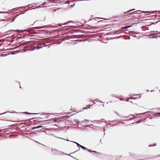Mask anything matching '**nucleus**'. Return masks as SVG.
<instances>
[{
  "instance_id": "nucleus-28",
  "label": "nucleus",
  "mask_w": 160,
  "mask_h": 160,
  "mask_svg": "<svg viewBox=\"0 0 160 160\" xmlns=\"http://www.w3.org/2000/svg\"><path fill=\"white\" fill-rule=\"evenodd\" d=\"M63 140H66L67 141L70 142H71V141L69 140L68 139H64V138H63Z\"/></svg>"
},
{
  "instance_id": "nucleus-27",
  "label": "nucleus",
  "mask_w": 160,
  "mask_h": 160,
  "mask_svg": "<svg viewBox=\"0 0 160 160\" xmlns=\"http://www.w3.org/2000/svg\"><path fill=\"white\" fill-rule=\"evenodd\" d=\"M89 27L90 28H94V27L92 26L91 25H88Z\"/></svg>"
},
{
  "instance_id": "nucleus-44",
  "label": "nucleus",
  "mask_w": 160,
  "mask_h": 160,
  "mask_svg": "<svg viewBox=\"0 0 160 160\" xmlns=\"http://www.w3.org/2000/svg\"><path fill=\"white\" fill-rule=\"evenodd\" d=\"M36 21H35V22H34V23H33V24H32V25H33L34 24V23H36Z\"/></svg>"
},
{
  "instance_id": "nucleus-15",
  "label": "nucleus",
  "mask_w": 160,
  "mask_h": 160,
  "mask_svg": "<svg viewBox=\"0 0 160 160\" xmlns=\"http://www.w3.org/2000/svg\"><path fill=\"white\" fill-rule=\"evenodd\" d=\"M74 120L75 122H76L78 124L80 122L79 120L77 119H74Z\"/></svg>"
},
{
  "instance_id": "nucleus-51",
  "label": "nucleus",
  "mask_w": 160,
  "mask_h": 160,
  "mask_svg": "<svg viewBox=\"0 0 160 160\" xmlns=\"http://www.w3.org/2000/svg\"><path fill=\"white\" fill-rule=\"evenodd\" d=\"M147 92H149V90H147Z\"/></svg>"
},
{
  "instance_id": "nucleus-57",
  "label": "nucleus",
  "mask_w": 160,
  "mask_h": 160,
  "mask_svg": "<svg viewBox=\"0 0 160 160\" xmlns=\"http://www.w3.org/2000/svg\"><path fill=\"white\" fill-rule=\"evenodd\" d=\"M141 114H142V115H144V113H142Z\"/></svg>"
},
{
  "instance_id": "nucleus-19",
  "label": "nucleus",
  "mask_w": 160,
  "mask_h": 160,
  "mask_svg": "<svg viewBox=\"0 0 160 160\" xmlns=\"http://www.w3.org/2000/svg\"><path fill=\"white\" fill-rule=\"evenodd\" d=\"M14 20H15V18H12V19H9L8 20L11 21L10 22H12L14 21Z\"/></svg>"
},
{
  "instance_id": "nucleus-29",
  "label": "nucleus",
  "mask_w": 160,
  "mask_h": 160,
  "mask_svg": "<svg viewBox=\"0 0 160 160\" xmlns=\"http://www.w3.org/2000/svg\"><path fill=\"white\" fill-rule=\"evenodd\" d=\"M99 100L97 99H95L94 100V101H96V102H99Z\"/></svg>"
},
{
  "instance_id": "nucleus-14",
  "label": "nucleus",
  "mask_w": 160,
  "mask_h": 160,
  "mask_svg": "<svg viewBox=\"0 0 160 160\" xmlns=\"http://www.w3.org/2000/svg\"><path fill=\"white\" fill-rule=\"evenodd\" d=\"M156 31H152L151 32V35H157V34L156 33H155L154 32H155Z\"/></svg>"
},
{
  "instance_id": "nucleus-50",
  "label": "nucleus",
  "mask_w": 160,
  "mask_h": 160,
  "mask_svg": "<svg viewBox=\"0 0 160 160\" xmlns=\"http://www.w3.org/2000/svg\"><path fill=\"white\" fill-rule=\"evenodd\" d=\"M115 113L117 114V115H118V113L117 112H115Z\"/></svg>"
},
{
  "instance_id": "nucleus-37",
  "label": "nucleus",
  "mask_w": 160,
  "mask_h": 160,
  "mask_svg": "<svg viewBox=\"0 0 160 160\" xmlns=\"http://www.w3.org/2000/svg\"><path fill=\"white\" fill-rule=\"evenodd\" d=\"M155 32L158 33V34H160V32L156 31Z\"/></svg>"
},
{
  "instance_id": "nucleus-20",
  "label": "nucleus",
  "mask_w": 160,
  "mask_h": 160,
  "mask_svg": "<svg viewBox=\"0 0 160 160\" xmlns=\"http://www.w3.org/2000/svg\"><path fill=\"white\" fill-rule=\"evenodd\" d=\"M12 113V112H9V111H7V112H4L3 113H0V115H2V114H5V113Z\"/></svg>"
},
{
  "instance_id": "nucleus-61",
  "label": "nucleus",
  "mask_w": 160,
  "mask_h": 160,
  "mask_svg": "<svg viewBox=\"0 0 160 160\" xmlns=\"http://www.w3.org/2000/svg\"><path fill=\"white\" fill-rule=\"evenodd\" d=\"M90 33H94V32H90Z\"/></svg>"
},
{
  "instance_id": "nucleus-16",
  "label": "nucleus",
  "mask_w": 160,
  "mask_h": 160,
  "mask_svg": "<svg viewBox=\"0 0 160 160\" xmlns=\"http://www.w3.org/2000/svg\"><path fill=\"white\" fill-rule=\"evenodd\" d=\"M30 5H30V4H29V5H28V6H25V7H18V8H22L24 7H27V8H29V6H30Z\"/></svg>"
},
{
  "instance_id": "nucleus-56",
  "label": "nucleus",
  "mask_w": 160,
  "mask_h": 160,
  "mask_svg": "<svg viewBox=\"0 0 160 160\" xmlns=\"http://www.w3.org/2000/svg\"><path fill=\"white\" fill-rule=\"evenodd\" d=\"M102 106L103 107H104V104H102Z\"/></svg>"
},
{
  "instance_id": "nucleus-43",
  "label": "nucleus",
  "mask_w": 160,
  "mask_h": 160,
  "mask_svg": "<svg viewBox=\"0 0 160 160\" xmlns=\"http://www.w3.org/2000/svg\"><path fill=\"white\" fill-rule=\"evenodd\" d=\"M154 24V23L153 22H152V23L149 26H150L151 25H152V24Z\"/></svg>"
},
{
  "instance_id": "nucleus-7",
  "label": "nucleus",
  "mask_w": 160,
  "mask_h": 160,
  "mask_svg": "<svg viewBox=\"0 0 160 160\" xmlns=\"http://www.w3.org/2000/svg\"><path fill=\"white\" fill-rule=\"evenodd\" d=\"M135 10V9H131L128 10L127 12H124L123 13L124 14H127L129 12H131L132 11L134 10Z\"/></svg>"
},
{
  "instance_id": "nucleus-63",
  "label": "nucleus",
  "mask_w": 160,
  "mask_h": 160,
  "mask_svg": "<svg viewBox=\"0 0 160 160\" xmlns=\"http://www.w3.org/2000/svg\"><path fill=\"white\" fill-rule=\"evenodd\" d=\"M91 20V19H89V21H90V20Z\"/></svg>"
},
{
  "instance_id": "nucleus-11",
  "label": "nucleus",
  "mask_w": 160,
  "mask_h": 160,
  "mask_svg": "<svg viewBox=\"0 0 160 160\" xmlns=\"http://www.w3.org/2000/svg\"><path fill=\"white\" fill-rule=\"evenodd\" d=\"M52 120H53V122H56L57 121L56 120L54 119H53V118H52L51 119H49L48 120H46V121H51Z\"/></svg>"
},
{
  "instance_id": "nucleus-12",
  "label": "nucleus",
  "mask_w": 160,
  "mask_h": 160,
  "mask_svg": "<svg viewBox=\"0 0 160 160\" xmlns=\"http://www.w3.org/2000/svg\"><path fill=\"white\" fill-rule=\"evenodd\" d=\"M41 7L40 6H36L35 8H32V9H35L36 8H43V7Z\"/></svg>"
},
{
  "instance_id": "nucleus-25",
  "label": "nucleus",
  "mask_w": 160,
  "mask_h": 160,
  "mask_svg": "<svg viewBox=\"0 0 160 160\" xmlns=\"http://www.w3.org/2000/svg\"><path fill=\"white\" fill-rule=\"evenodd\" d=\"M84 26V25L83 24H82V25L80 26H79L78 28H81L82 27H83Z\"/></svg>"
},
{
  "instance_id": "nucleus-1",
  "label": "nucleus",
  "mask_w": 160,
  "mask_h": 160,
  "mask_svg": "<svg viewBox=\"0 0 160 160\" xmlns=\"http://www.w3.org/2000/svg\"><path fill=\"white\" fill-rule=\"evenodd\" d=\"M26 43H28L27 46L30 48L28 49L26 51H33L36 49L38 50L42 48V47L41 46L42 45L44 46V47H46V45L44 43L40 42L38 41L24 42H22V44Z\"/></svg>"
},
{
  "instance_id": "nucleus-59",
  "label": "nucleus",
  "mask_w": 160,
  "mask_h": 160,
  "mask_svg": "<svg viewBox=\"0 0 160 160\" xmlns=\"http://www.w3.org/2000/svg\"><path fill=\"white\" fill-rule=\"evenodd\" d=\"M92 102L94 103V104H95V103L93 101H92Z\"/></svg>"
},
{
  "instance_id": "nucleus-38",
  "label": "nucleus",
  "mask_w": 160,
  "mask_h": 160,
  "mask_svg": "<svg viewBox=\"0 0 160 160\" xmlns=\"http://www.w3.org/2000/svg\"><path fill=\"white\" fill-rule=\"evenodd\" d=\"M160 21V20H159V21H157L156 22H155V23H158L159 21Z\"/></svg>"
},
{
  "instance_id": "nucleus-48",
  "label": "nucleus",
  "mask_w": 160,
  "mask_h": 160,
  "mask_svg": "<svg viewBox=\"0 0 160 160\" xmlns=\"http://www.w3.org/2000/svg\"><path fill=\"white\" fill-rule=\"evenodd\" d=\"M23 124V123H20V125H21V124Z\"/></svg>"
},
{
  "instance_id": "nucleus-2",
  "label": "nucleus",
  "mask_w": 160,
  "mask_h": 160,
  "mask_svg": "<svg viewBox=\"0 0 160 160\" xmlns=\"http://www.w3.org/2000/svg\"><path fill=\"white\" fill-rule=\"evenodd\" d=\"M47 27V26L45 25L42 26L40 27H35L33 28H28L24 30V31H26L29 33V34L33 35L34 34H38V33L35 32L33 31L34 29H38L44 28Z\"/></svg>"
},
{
  "instance_id": "nucleus-5",
  "label": "nucleus",
  "mask_w": 160,
  "mask_h": 160,
  "mask_svg": "<svg viewBox=\"0 0 160 160\" xmlns=\"http://www.w3.org/2000/svg\"><path fill=\"white\" fill-rule=\"evenodd\" d=\"M93 105H87L85 107L83 108V109H86L89 108L91 106H92Z\"/></svg>"
},
{
  "instance_id": "nucleus-34",
  "label": "nucleus",
  "mask_w": 160,
  "mask_h": 160,
  "mask_svg": "<svg viewBox=\"0 0 160 160\" xmlns=\"http://www.w3.org/2000/svg\"><path fill=\"white\" fill-rule=\"evenodd\" d=\"M138 98H131V99H134V100H136Z\"/></svg>"
},
{
  "instance_id": "nucleus-41",
  "label": "nucleus",
  "mask_w": 160,
  "mask_h": 160,
  "mask_svg": "<svg viewBox=\"0 0 160 160\" xmlns=\"http://www.w3.org/2000/svg\"><path fill=\"white\" fill-rule=\"evenodd\" d=\"M13 122H19L20 121H13Z\"/></svg>"
},
{
  "instance_id": "nucleus-8",
  "label": "nucleus",
  "mask_w": 160,
  "mask_h": 160,
  "mask_svg": "<svg viewBox=\"0 0 160 160\" xmlns=\"http://www.w3.org/2000/svg\"><path fill=\"white\" fill-rule=\"evenodd\" d=\"M23 30H18V29H17L16 30H9V31L7 32H9L10 31H15V32L21 31H22Z\"/></svg>"
},
{
  "instance_id": "nucleus-33",
  "label": "nucleus",
  "mask_w": 160,
  "mask_h": 160,
  "mask_svg": "<svg viewBox=\"0 0 160 160\" xmlns=\"http://www.w3.org/2000/svg\"><path fill=\"white\" fill-rule=\"evenodd\" d=\"M104 119H101L100 120V122H103V120H104Z\"/></svg>"
},
{
  "instance_id": "nucleus-53",
  "label": "nucleus",
  "mask_w": 160,
  "mask_h": 160,
  "mask_svg": "<svg viewBox=\"0 0 160 160\" xmlns=\"http://www.w3.org/2000/svg\"><path fill=\"white\" fill-rule=\"evenodd\" d=\"M130 102L131 103H132V101H130Z\"/></svg>"
},
{
  "instance_id": "nucleus-3",
  "label": "nucleus",
  "mask_w": 160,
  "mask_h": 160,
  "mask_svg": "<svg viewBox=\"0 0 160 160\" xmlns=\"http://www.w3.org/2000/svg\"><path fill=\"white\" fill-rule=\"evenodd\" d=\"M73 22V21H70L68 22H66V23H64L63 24H59V25H60V26L62 27V25H66L68 24L69 23H70L71 22Z\"/></svg>"
},
{
  "instance_id": "nucleus-21",
  "label": "nucleus",
  "mask_w": 160,
  "mask_h": 160,
  "mask_svg": "<svg viewBox=\"0 0 160 160\" xmlns=\"http://www.w3.org/2000/svg\"><path fill=\"white\" fill-rule=\"evenodd\" d=\"M157 37H160V35L159 36H157V37H153V36H152V37H150V38H151L152 39H153V38H157Z\"/></svg>"
},
{
  "instance_id": "nucleus-39",
  "label": "nucleus",
  "mask_w": 160,
  "mask_h": 160,
  "mask_svg": "<svg viewBox=\"0 0 160 160\" xmlns=\"http://www.w3.org/2000/svg\"><path fill=\"white\" fill-rule=\"evenodd\" d=\"M18 82V83L19 84L20 88H21V86L20 85V82Z\"/></svg>"
},
{
  "instance_id": "nucleus-17",
  "label": "nucleus",
  "mask_w": 160,
  "mask_h": 160,
  "mask_svg": "<svg viewBox=\"0 0 160 160\" xmlns=\"http://www.w3.org/2000/svg\"><path fill=\"white\" fill-rule=\"evenodd\" d=\"M156 143H154L153 144H151V145H149L148 146L149 147H151V146H152V147H153V146H155L156 145Z\"/></svg>"
},
{
  "instance_id": "nucleus-4",
  "label": "nucleus",
  "mask_w": 160,
  "mask_h": 160,
  "mask_svg": "<svg viewBox=\"0 0 160 160\" xmlns=\"http://www.w3.org/2000/svg\"><path fill=\"white\" fill-rule=\"evenodd\" d=\"M76 145H77V146L79 148V149L78 150H77L75 152H74L73 153H74V152H75L78 151L79 150H80V147L81 148V146H82V145H80L78 143H76Z\"/></svg>"
},
{
  "instance_id": "nucleus-64",
  "label": "nucleus",
  "mask_w": 160,
  "mask_h": 160,
  "mask_svg": "<svg viewBox=\"0 0 160 160\" xmlns=\"http://www.w3.org/2000/svg\"><path fill=\"white\" fill-rule=\"evenodd\" d=\"M54 150H55V151H57V150L56 149H54Z\"/></svg>"
},
{
  "instance_id": "nucleus-10",
  "label": "nucleus",
  "mask_w": 160,
  "mask_h": 160,
  "mask_svg": "<svg viewBox=\"0 0 160 160\" xmlns=\"http://www.w3.org/2000/svg\"><path fill=\"white\" fill-rule=\"evenodd\" d=\"M131 26H126L124 27H122V29H125L130 27Z\"/></svg>"
},
{
  "instance_id": "nucleus-45",
  "label": "nucleus",
  "mask_w": 160,
  "mask_h": 160,
  "mask_svg": "<svg viewBox=\"0 0 160 160\" xmlns=\"http://www.w3.org/2000/svg\"><path fill=\"white\" fill-rule=\"evenodd\" d=\"M119 100H120V101H122L123 100L121 98H120L119 99Z\"/></svg>"
},
{
  "instance_id": "nucleus-36",
  "label": "nucleus",
  "mask_w": 160,
  "mask_h": 160,
  "mask_svg": "<svg viewBox=\"0 0 160 160\" xmlns=\"http://www.w3.org/2000/svg\"><path fill=\"white\" fill-rule=\"evenodd\" d=\"M36 129V128H35V127H33V128H32V130H34V129Z\"/></svg>"
},
{
  "instance_id": "nucleus-30",
  "label": "nucleus",
  "mask_w": 160,
  "mask_h": 160,
  "mask_svg": "<svg viewBox=\"0 0 160 160\" xmlns=\"http://www.w3.org/2000/svg\"><path fill=\"white\" fill-rule=\"evenodd\" d=\"M87 150L89 152H92V151L90 149H88V150Z\"/></svg>"
},
{
  "instance_id": "nucleus-49",
  "label": "nucleus",
  "mask_w": 160,
  "mask_h": 160,
  "mask_svg": "<svg viewBox=\"0 0 160 160\" xmlns=\"http://www.w3.org/2000/svg\"><path fill=\"white\" fill-rule=\"evenodd\" d=\"M148 13V12H144V13Z\"/></svg>"
},
{
  "instance_id": "nucleus-18",
  "label": "nucleus",
  "mask_w": 160,
  "mask_h": 160,
  "mask_svg": "<svg viewBox=\"0 0 160 160\" xmlns=\"http://www.w3.org/2000/svg\"><path fill=\"white\" fill-rule=\"evenodd\" d=\"M158 115H160V112L155 113L153 115L154 116H156Z\"/></svg>"
},
{
  "instance_id": "nucleus-32",
  "label": "nucleus",
  "mask_w": 160,
  "mask_h": 160,
  "mask_svg": "<svg viewBox=\"0 0 160 160\" xmlns=\"http://www.w3.org/2000/svg\"><path fill=\"white\" fill-rule=\"evenodd\" d=\"M109 158H113V156L112 155H111L109 156Z\"/></svg>"
},
{
  "instance_id": "nucleus-9",
  "label": "nucleus",
  "mask_w": 160,
  "mask_h": 160,
  "mask_svg": "<svg viewBox=\"0 0 160 160\" xmlns=\"http://www.w3.org/2000/svg\"><path fill=\"white\" fill-rule=\"evenodd\" d=\"M21 113H26V114H37V113H30V112H22Z\"/></svg>"
},
{
  "instance_id": "nucleus-54",
  "label": "nucleus",
  "mask_w": 160,
  "mask_h": 160,
  "mask_svg": "<svg viewBox=\"0 0 160 160\" xmlns=\"http://www.w3.org/2000/svg\"><path fill=\"white\" fill-rule=\"evenodd\" d=\"M133 37H134V38H136L137 37V36H133Z\"/></svg>"
},
{
  "instance_id": "nucleus-6",
  "label": "nucleus",
  "mask_w": 160,
  "mask_h": 160,
  "mask_svg": "<svg viewBox=\"0 0 160 160\" xmlns=\"http://www.w3.org/2000/svg\"><path fill=\"white\" fill-rule=\"evenodd\" d=\"M140 13H129V14H128L126 16H128V17H129L130 16H129V15L135 14V15H138V14H139Z\"/></svg>"
},
{
  "instance_id": "nucleus-42",
  "label": "nucleus",
  "mask_w": 160,
  "mask_h": 160,
  "mask_svg": "<svg viewBox=\"0 0 160 160\" xmlns=\"http://www.w3.org/2000/svg\"><path fill=\"white\" fill-rule=\"evenodd\" d=\"M48 31H45V32H45V33H48Z\"/></svg>"
},
{
  "instance_id": "nucleus-13",
  "label": "nucleus",
  "mask_w": 160,
  "mask_h": 160,
  "mask_svg": "<svg viewBox=\"0 0 160 160\" xmlns=\"http://www.w3.org/2000/svg\"><path fill=\"white\" fill-rule=\"evenodd\" d=\"M81 148L84 150H88V148H86L82 146L81 147Z\"/></svg>"
},
{
  "instance_id": "nucleus-26",
  "label": "nucleus",
  "mask_w": 160,
  "mask_h": 160,
  "mask_svg": "<svg viewBox=\"0 0 160 160\" xmlns=\"http://www.w3.org/2000/svg\"><path fill=\"white\" fill-rule=\"evenodd\" d=\"M72 153H70L69 154V155H69V156H71V157L72 158H74V159H76L77 160H78V159H76V158H74V157H72V156H71L70 155V154H72Z\"/></svg>"
},
{
  "instance_id": "nucleus-40",
  "label": "nucleus",
  "mask_w": 160,
  "mask_h": 160,
  "mask_svg": "<svg viewBox=\"0 0 160 160\" xmlns=\"http://www.w3.org/2000/svg\"><path fill=\"white\" fill-rule=\"evenodd\" d=\"M99 102H100V103H103V102H102V101H100V100L99 101Z\"/></svg>"
},
{
  "instance_id": "nucleus-22",
  "label": "nucleus",
  "mask_w": 160,
  "mask_h": 160,
  "mask_svg": "<svg viewBox=\"0 0 160 160\" xmlns=\"http://www.w3.org/2000/svg\"><path fill=\"white\" fill-rule=\"evenodd\" d=\"M8 12H1L0 11V13H8Z\"/></svg>"
},
{
  "instance_id": "nucleus-55",
  "label": "nucleus",
  "mask_w": 160,
  "mask_h": 160,
  "mask_svg": "<svg viewBox=\"0 0 160 160\" xmlns=\"http://www.w3.org/2000/svg\"><path fill=\"white\" fill-rule=\"evenodd\" d=\"M138 95H139L138 94H135V96H138Z\"/></svg>"
},
{
  "instance_id": "nucleus-31",
  "label": "nucleus",
  "mask_w": 160,
  "mask_h": 160,
  "mask_svg": "<svg viewBox=\"0 0 160 160\" xmlns=\"http://www.w3.org/2000/svg\"><path fill=\"white\" fill-rule=\"evenodd\" d=\"M71 142H72V143H75V144H76V143H77V142H75V141H71Z\"/></svg>"
},
{
  "instance_id": "nucleus-47",
  "label": "nucleus",
  "mask_w": 160,
  "mask_h": 160,
  "mask_svg": "<svg viewBox=\"0 0 160 160\" xmlns=\"http://www.w3.org/2000/svg\"><path fill=\"white\" fill-rule=\"evenodd\" d=\"M6 121H8V122H10V121H10V120H6Z\"/></svg>"
},
{
  "instance_id": "nucleus-46",
  "label": "nucleus",
  "mask_w": 160,
  "mask_h": 160,
  "mask_svg": "<svg viewBox=\"0 0 160 160\" xmlns=\"http://www.w3.org/2000/svg\"><path fill=\"white\" fill-rule=\"evenodd\" d=\"M125 101H127V102H128L129 101V100L128 99V100H125Z\"/></svg>"
},
{
  "instance_id": "nucleus-52",
  "label": "nucleus",
  "mask_w": 160,
  "mask_h": 160,
  "mask_svg": "<svg viewBox=\"0 0 160 160\" xmlns=\"http://www.w3.org/2000/svg\"><path fill=\"white\" fill-rule=\"evenodd\" d=\"M151 92H154V91L153 90H151Z\"/></svg>"
},
{
  "instance_id": "nucleus-35",
  "label": "nucleus",
  "mask_w": 160,
  "mask_h": 160,
  "mask_svg": "<svg viewBox=\"0 0 160 160\" xmlns=\"http://www.w3.org/2000/svg\"><path fill=\"white\" fill-rule=\"evenodd\" d=\"M56 137L57 138H59V139H63V138H60V137Z\"/></svg>"
},
{
  "instance_id": "nucleus-23",
  "label": "nucleus",
  "mask_w": 160,
  "mask_h": 160,
  "mask_svg": "<svg viewBox=\"0 0 160 160\" xmlns=\"http://www.w3.org/2000/svg\"><path fill=\"white\" fill-rule=\"evenodd\" d=\"M92 152H94V153H98V154L100 153L99 152H97L96 151H92Z\"/></svg>"
},
{
  "instance_id": "nucleus-24",
  "label": "nucleus",
  "mask_w": 160,
  "mask_h": 160,
  "mask_svg": "<svg viewBox=\"0 0 160 160\" xmlns=\"http://www.w3.org/2000/svg\"><path fill=\"white\" fill-rule=\"evenodd\" d=\"M41 127H42L40 125H39L38 126L35 127V128H36V129H38V128H41Z\"/></svg>"
},
{
  "instance_id": "nucleus-62",
  "label": "nucleus",
  "mask_w": 160,
  "mask_h": 160,
  "mask_svg": "<svg viewBox=\"0 0 160 160\" xmlns=\"http://www.w3.org/2000/svg\"><path fill=\"white\" fill-rule=\"evenodd\" d=\"M85 120H86H86H87V121H89V120H86V119H85Z\"/></svg>"
},
{
  "instance_id": "nucleus-58",
  "label": "nucleus",
  "mask_w": 160,
  "mask_h": 160,
  "mask_svg": "<svg viewBox=\"0 0 160 160\" xmlns=\"http://www.w3.org/2000/svg\"><path fill=\"white\" fill-rule=\"evenodd\" d=\"M76 25H78V23H77V24H76Z\"/></svg>"
},
{
  "instance_id": "nucleus-60",
  "label": "nucleus",
  "mask_w": 160,
  "mask_h": 160,
  "mask_svg": "<svg viewBox=\"0 0 160 160\" xmlns=\"http://www.w3.org/2000/svg\"><path fill=\"white\" fill-rule=\"evenodd\" d=\"M90 125H91V126H93V124H90Z\"/></svg>"
}]
</instances>
